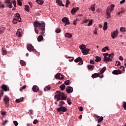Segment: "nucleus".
Here are the masks:
<instances>
[{"label":"nucleus","instance_id":"1","mask_svg":"<svg viewBox=\"0 0 126 126\" xmlns=\"http://www.w3.org/2000/svg\"><path fill=\"white\" fill-rule=\"evenodd\" d=\"M33 25L34 27V31L36 34H39V31L38 30V29L39 30H41L42 32H44L45 31V27H46V24H45V22H41L40 23L39 22H34Z\"/></svg>","mask_w":126,"mask_h":126},{"label":"nucleus","instance_id":"2","mask_svg":"<svg viewBox=\"0 0 126 126\" xmlns=\"http://www.w3.org/2000/svg\"><path fill=\"white\" fill-rule=\"evenodd\" d=\"M57 94L55 95V98L57 99V101H59L60 100H63L66 99L67 96L65 95L63 93H62L61 91H58L55 93Z\"/></svg>","mask_w":126,"mask_h":126},{"label":"nucleus","instance_id":"3","mask_svg":"<svg viewBox=\"0 0 126 126\" xmlns=\"http://www.w3.org/2000/svg\"><path fill=\"white\" fill-rule=\"evenodd\" d=\"M103 56L104 57L103 59L104 62H106V63H108L109 62H112L113 59H111L110 58H108L107 56H109V53H104Z\"/></svg>","mask_w":126,"mask_h":126},{"label":"nucleus","instance_id":"4","mask_svg":"<svg viewBox=\"0 0 126 126\" xmlns=\"http://www.w3.org/2000/svg\"><path fill=\"white\" fill-rule=\"evenodd\" d=\"M27 50L29 52H33L36 53V50L34 49V47L32 46V44H28L27 46Z\"/></svg>","mask_w":126,"mask_h":126},{"label":"nucleus","instance_id":"5","mask_svg":"<svg viewBox=\"0 0 126 126\" xmlns=\"http://www.w3.org/2000/svg\"><path fill=\"white\" fill-rule=\"evenodd\" d=\"M57 111L59 113H60V112H63V113H65V112H66L67 111V109L63 106H60L57 109Z\"/></svg>","mask_w":126,"mask_h":126},{"label":"nucleus","instance_id":"6","mask_svg":"<svg viewBox=\"0 0 126 126\" xmlns=\"http://www.w3.org/2000/svg\"><path fill=\"white\" fill-rule=\"evenodd\" d=\"M119 34V32H118V30L113 31L111 32V37L112 39H115L116 37H118V35Z\"/></svg>","mask_w":126,"mask_h":126},{"label":"nucleus","instance_id":"7","mask_svg":"<svg viewBox=\"0 0 126 126\" xmlns=\"http://www.w3.org/2000/svg\"><path fill=\"white\" fill-rule=\"evenodd\" d=\"M75 63H78L79 65H81V64H83V61H82V58L81 57H78L74 60Z\"/></svg>","mask_w":126,"mask_h":126},{"label":"nucleus","instance_id":"8","mask_svg":"<svg viewBox=\"0 0 126 126\" xmlns=\"http://www.w3.org/2000/svg\"><path fill=\"white\" fill-rule=\"evenodd\" d=\"M62 22H64L65 23L64 26L65 25H69L70 24L69 20H68V18L64 17L63 19H62Z\"/></svg>","mask_w":126,"mask_h":126},{"label":"nucleus","instance_id":"9","mask_svg":"<svg viewBox=\"0 0 126 126\" xmlns=\"http://www.w3.org/2000/svg\"><path fill=\"white\" fill-rule=\"evenodd\" d=\"M115 7V5L111 4L110 6H108L106 11H108V12H112V11L114 10V8Z\"/></svg>","mask_w":126,"mask_h":126},{"label":"nucleus","instance_id":"10","mask_svg":"<svg viewBox=\"0 0 126 126\" xmlns=\"http://www.w3.org/2000/svg\"><path fill=\"white\" fill-rule=\"evenodd\" d=\"M92 77L93 78H95L96 77H100V78H103L104 77V75H101V76H100L99 75V74H98L97 73H95L92 75Z\"/></svg>","mask_w":126,"mask_h":126},{"label":"nucleus","instance_id":"11","mask_svg":"<svg viewBox=\"0 0 126 126\" xmlns=\"http://www.w3.org/2000/svg\"><path fill=\"white\" fill-rule=\"evenodd\" d=\"M112 73L115 75H118V74H122V71L121 70H114L112 71Z\"/></svg>","mask_w":126,"mask_h":126},{"label":"nucleus","instance_id":"12","mask_svg":"<svg viewBox=\"0 0 126 126\" xmlns=\"http://www.w3.org/2000/svg\"><path fill=\"white\" fill-rule=\"evenodd\" d=\"M3 101L6 105H7L9 103V97L7 95H5L3 98Z\"/></svg>","mask_w":126,"mask_h":126},{"label":"nucleus","instance_id":"13","mask_svg":"<svg viewBox=\"0 0 126 126\" xmlns=\"http://www.w3.org/2000/svg\"><path fill=\"white\" fill-rule=\"evenodd\" d=\"M73 91V89L71 87H68L66 89V92L68 93H72Z\"/></svg>","mask_w":126,"mask_h":126},{"label":"nucleus","instance_id":"14","mask_svg":"<svg viewBox=\"0 0 126 126\" xmlns=\"http://www.w3.org/2000/svg\"><path fill=\"white\" fill-rule=\"evenodd\" d=\"M1 88L3 89V90H4V91L5 92L9 90V88H8V86L5 85H2Z\"/></svg>","mask_w":126,"mask_h":126},{"label":"nucleus","instance_id":"15","mask_svg":"<svg viewBox=\"0 0 126 126\" xmlns=\"http://www.w3.org/2000/svg\"><path fill=\"white\" fill-rule=\"evenodd\" d=\"M89 49H85L82 50V53L83 54V55H88V54L89 53Z\"/></svg>","mask_w":126,"mask_h":126},{"label":"nucleus","instance_id":"16","mask_svg":"<svg viewBox=\"0 0 126 126\" xmlns=\"http://www.w3.org/2000/svg\"><path fill=\"white\" fill-rule=\"evenodd\" d=\"M78 9H79V8L78 7H73L71 11L72 14H74V13H75V12H76Z\"/></svg>","mask_w":126,"mask_h":126},{"label":"nucleus","instance_id":"17","mask_svg":"<svg viewBox=\"0 0 126 126\" xmlns=\"http://www.w3.org/2000/svg\"><path fill=\"white\" fill-rule=\"evenodd\" d=\"M32 91H33V92H37V91H39V87H38V86H33L32 87Z\"/></svg>","mask_w":126,"mask_h":126},{"label":"nucleus","instance_id":"18","mask_svg":"<svg viewBox=\"0 0 126 126\" xmlns=\"http://www.w3.org/2000/svg\"><path fill=\"white\" fill-rule=\"evenodd\" d=\"M114 56H115V54L113 53H112L110 54H108V57H107V59H110L111 60H113Z\"/></svg>","mask_w":126,"mask_h":126},{"label":"nucleus","instance_id":"19","mask_svg":"<svg viewBox=\"0 0 126 126\" xmlns=\"http://www.w3.org/2000/svg\"><path fill=\"white\" fill-rule=\"evenodd\" d=\"M108 23H107L106 22H105L104 24V26L103 28V30L105 31L107 30V29H108Z\"/></svg>","mask_w":126,"mask_h":126},{"label":"nucleus","instance_id":"20","mask_svg":"<svg viewBox=\"0 0 126 126\" xmlns=\"http://www.w3.org/2000/svg\"><path fill=\"white\" fill-rule=\"evenodd\" d=\"M64 36L65 37H67V38H71L72 37V35L68 32L66 33Z\"/></svg>","mask_w":126,"mask_h":126},{"label":"nucleus","instance_id":"21","mask_svg":"<svg viewBox=\"0 0 126 126\" xmlns=\"http://www.w3.org/2000/svg\"><path fill=\"white\" fill-rule=\"evenodd\" d=\"M36 2L38 3V4H40V5H42L43 3H44V0H36Z\"/></svg>","mask_w":126,"mask_h":126},{"label":"nucleus","instance_id":"22","mask_svg":"<svg viewBox=\"0 0 126 126\" xmlns=\"http://www.w3.org/2000/svg\"><path fill=\"white\" fill-rule=\"evenodd\" d=\"M4 30H5V28L4 27L0 28V34H3V33H4Z\"/></svg>","mask_w":126,"mask_h":126},{"label":"nucleus","instance_id":"23","mask_svg":"<svg viewBox=\"0 0 126 126\" xmlns=\"http://www.w3.org/2000/svg\"><path fill=\"white\" fill-rule=\"evenodd\" d=\"M79 48L82 50V51H83V50H85L86 48V45L82 44L79 46Z\"/></svg>","mask_w":126,"mask_h":126},{"label":"nucleus","instance_id":"24","mask_svg":"<svg viewBox=\"0 0 126 126\" xmlns=\"http://www.w3.org/2000/svg\"><path fill=\"white\" fill-rule=\"evenodd\" d=\"M22 35V32H21V31L20 30H18L17 32V36H18V37H21Z\"/></svg>","mask_w":126,"mask_h":126},{"label":"nucleus","instance_id":"25","mask_svg":"<svg viewBox=\"0 0 126 126\" xmlns=\"http://www.w3.org/2000/svg\"><path fill=\"white\" fill-rule=\"evenodd\" d=\"M43 39H44V37L41 35L38 36V37H37V40L38 42H41V41H42Z\"/></svg>","mask_w":126,"mask_h":126},{"label":"nucleus","instance_id":"26","mask_svg":"<svg viewBox=\"0 0 126 126\" xmlns=\"http://www.w3.org/2000/svg\"><path fill=\"white\" fill-rule=\"evenodd\" d=\"M95 58L96 59L95 60V62H96V63L100 62V61H101V57H98V56H96Z\"/></svg>","mask_w":126,"mask_h":126},{"label":"nucleus","instance_id":"27","mask_svg":"<svg viewBox=\"0 0 126 126\" xmlns=\"http://www.w3.org/2000/svg\"><path fill=\"white\" fill-rule=\"evenodd\" d=\"M56 3H58V5L62 6V3L63 2V1L61 0H56Z\"/></svg>","mask_w":126,"mask_h":126},{"label":"nucleus","instance_id":"28","mask_svg":"<svg viewBox=\"0 0 126 126\" xmlns=\"http://www.w3.org/2000/svg\"><path fill=\"white\" fill-rule=\"evenodd\" d=\"M23 99H24V98H23V97L16 99V103H20V102H22V101H23Z\"/></svg>","mask_w":126,"mask_h":126},{"label":"nucleus","instance_id":"29","mask_svg":"<svg viewBox=\"0 0 126 126\" xmlns=\"http://www.w3.org/2000/svg\"><path fill=\"white\" fill-rule=\"evenodd\" d=\"M88 69L93 70L94 69V65H91V64L88 65Z\"/></svg>","mask_w":126,"mask_h":126},{"label":"nucleus","instance_id":"30","mask_svg":"<svg viewBox=\"0 0 126 126\" xmlns=\"http://www.w3.org/2000/svg\"><path fill=\"white\" fill-rule=\"evenodd\" d=\"M106 14L107 15V18H111V13L109 11H106Z\"/></svg>","mask_w":126,"mask_h":126},{"label":"nucleus","instance_id":"31","mask_svg":"<svg viewBox=\"0 0 126 126\" xmlns=\"http://www.w3.org/2000/svg\"><path fill=\"white\" fill-rule=\"evenodd\" d=\"M106 69H107L106 67H103V68L100 70V73L101 74H102V73H104V72L106 71Z\"/></svg>","mask_w":126,"mask_h":126},{"label":"nucleus","instance_id":"32","mask_svg":"<svg viewBox=\"0 0 126 126\" xmlns=\"http://www.w3.org/2000/svg\"><path fill=\"white\" fill-rule=\"evenodd\" d=\"M2 56H5L6 54H7V52H6V50H4V49L2 48Z\"/></svg>","mask_w":126,"mask_h":126},{"label":"nucleus","instance_id":"33","mask_svg":"<svg viewBox=\"0 0 126 126\" xmlns=\"http://www.w3.org/2000/svg\"><path fill=\"white\" fill-rule=\"evenodd\" d=\"M60 88L61 89V90H64V89H65V85L63 84L61 86H60Z\"/></svg>","mask_w":126,"mask_h":126},{"label":"nucleus","instance_id":"34","mask_svg":"<svg viewBox=\"0 0 126 126\" xmlns=\"http://www.w3.org/2000/svg\"><path fill=\"white\" fill-rule=\"evenodd\" d=\"M51 89V87L47 86L44 89V91H47V90H50Z\"/></svg>","mask_w":126,"mask_h":126},{"label":"nucleus","instance_id":"35","mask_svg":"<svg viewBox=\"0 0 126 126\" xmlns=\"http://www.w3.org/2000/svg\"><path fill=\"white\" fill-rule=\"evenodd\" d=\"M61 73L56 74V75H55V78H56V79H60V76H61Z\"/></svg>","mask_w":126,"mask_h":126},{"label":"nucleus","instance_id":"36","mask_svg":"<svg viewBox=\"0 0 126 126\" xmlns=\"http://www.w3.org/2000/svg\"><path fill=\"white\" fill-rule=\"evenodd\" d=\"M25 9L26 10V11H29V6L28 5H26L25 6Z\"/></svg>","mask_w":126,"mask_h":126},{"label":"nucleus","instance_id":"37","mask_svg":"<svg viewBox=\"0 0 126 126\" xmlns=\"http://www.w3.org/2000/svg\"><path fill=\"white\" fill-rule=\"evenodd\" d=\"M7 6H8V7H9V8H11V7H12V2H11L10 3L7 4Z\"/></svg>","mask_w":126,"mask_h":126},{"label":"nucleus","instance_id":"38","mask_svg":"<svg viewBox=\"0 0 126 126\" xmlns=\"http://www.w3.org/2000/svg\"><path fill=\"white\" fill-rule=\"evenodd\" d=\"M64 104H65V103H64V101H60V103H59V106H63V105H64Z\"/></svg>","mask_w":126,"mask_h":126},{"label":"nucleus","instance_id":"39","mask_svg":"<svg viewBox=\"0 0 126 126\" xmlns=\"http://www.w3.org/2000/svg\"><path fill=\"white\" fill-rule=\"evenodd\" d=\"M104 120V118L103 117H100L98 119V123H100V122H102Z\"/></svg>","mask_w":126,"mask_h":126},{"label":"nucleus","instance_id":"40","mask_svg":"<svg viewBox=\"0 0 126 126\" xmlns=\"http://www.w3.org/2000/svg\"><path fill=\"white\" fill-rule=\"evenodd\" d=\"M22 0H17L18 4L21 6L22 5V2H21Z\"/></svg>","mask_w":126,"mask_h":126},{"label":"nucleus","instance_id":"41","mask_svg":"<svg viewBox=\"0 0 126 126\" xmlns=\"http://www.w3.org/2000/svg\"><path fill=\"white\" fill-rule=\"evenodd\" d=\"M18 20H17V18H14L13 20V23H14V24H17V21H18Z\"/></svg>","mask_w":126,"mask_h":126},{"label":"nucleus","instance_id":"42","mask_svg":"<svg viewBox=\"0 0 126 126\" xmlns=\"http://www.w3.org/2000/svg\"><path fill=\"white\" fill-rule=\"evenodd\" d=\"M70 82V81L69 80H67L66 81H65L64 83V84H65V85H69V83Z\"/></svg>","mask_w":126,"mask_h":126},{"label":"nucleus","instance_id":"43","mask_svg":"<svg viewBox=\"0 0 126 126\" xmlns=\"http://www.w3.org/2000/svg\"><path fill=\"white\" fill-rule=\"evenodd\" d=\"M120 31L121 32H126V28H124V27H121L120 28Z\"/></svg>","mask_w":126,"mask_h":126},{"label":"nucleus","instance_id":"44","mask_svg":"<svg viewBox=\"0 0 126 126\" xmlns=\"http://www.w3.org/2000/svg\"><path fill=\"white\" fill-rule=\"evenodd\" d=\"M20 64H21V65H25V62H24L23 60H21L20 61Z\"/></svg>","mask_w":126,"mask_h":126},{"label":"nucleus","instance_id":"45","mask_svg":"<svg viewBox=\"0 0 126 126\" xmlns=\"http://www.w3.org/2000/svg\"><path fill=\"white\" fill-rule=\"evenodd\" d=\"M69 3H70V2H69V0H66L65 7H67V6H68V4H69Z\"/></svg>","mask_w":126,"mask_h":126},{"label":"nucleus","instance_id":"46","mask_svg":"<svg viewBox=\"0 0 126 126\" xmlns=\"http://www.w3.org/2000/svg\"><path fill=\"white\" fill-rule=\"evenodd\" d=\"M15 17H17V18H20V14L19 13H16L15 15Z\"/></svg>","mask_w":126,"mask_h":126},{"label":"nucleus","instance_id":"47","mask_svg":"<svg viewBox=\"0 0 126 126\" xmlns=\"http://www.w3.org/2000/svg\"><path fill=\"white\" fill-rule=\"evenodd\" d=\"M115 65H116L117 66H119V65H121V63L119 61H116Z\"/></svg>","mask_w":126,"mask_h":126},{"label":"nucleus","instance_id":"48","mask_svg":"<svg viewBox=\"0 0 126 126\" xmlns=\"http://www.w3.org/2000/svg\"><path fill=\"white\" fill-rule=\"evenodd\" d=\"M95 4H94V6H92L91 7V9L92 10V11H95Z\"/></svg>","mask_w":126,"mask_h":126},{"label":"nucleus","instance_id":"49","mask_svg":"<svg viewBox=\"0 0 126 126\" xmlns=\"http://www.w3.org/2000/svg\"><path fill=\"white\" fill-rule=\"evenodd\" d=\"M26 89V86L24 85L23 86V87H22L20 89V90L21 91H22V90H23V89Z\"/></svg>","mask_w":126,"mask_h":126},{"label":"nucleus","instance_id":"50","mask_svg":"<svg viewBox=\"0 0 126 126\" xmlns=\"http://www.w3.org/2000/svg\"><path fill=\"white\" fill-rule=\"evenodd\" d=\"M123 107L124 109L126 110V102H124V103L123 104Z\"/></svg>","mask_w":126,"mask_h":126},{"label":"nucleus","instance_id":"51","mask_svg":"<svg viewBox=\"0 0 126 126\" xmlns=\"http://www.w3.org/2000/svg\"><path fill=\"white\" fill-rule=\"evenodd\" d=\"M92 23H93V21L91 20L89 21V22L88 24V26H91V25H92Z\"/></svg>","mask_w":126,"mask_h":126},{"label":"nucleus","instance_id":"52","mask_svg":"<svg viewBox=\"0 0 126 126\" xmlns=\"http://www.w3.org/2000/svg\"><path fill=\"white\" fill-rule=\"evenodd\" d=\"M13 124L15 126H18V123H17V121H13Z\"/></svg>","mask_w":126,"mask_h":126},{"label":"nucleus","instance_id":"53","mask_svg":"<svg viewBox=\"0 0 126 126\" xmlns=\"http://www.w3.org/2000/svg\"><path fill=\"white\" fill-rule=\"evenodd\" d=\"M67 102L68 103V105H71V101L70 99H67Z\"/></svg>","mask_w":126,"mask_h":126},{"label":"nucleus","instance_id":"54","mask_svg":"<svg viewBox=\"0 0 126 126\" xmlns=\"http://www.w3.org/2000/svg\"><path fill=\"white\" fill-rule=\"evenodd\" d=\"M56 33H61V30L60 29H57L55 31Z\"/></svg>","mask_w":126,"mask_h":126},{"label":"nucleus","instance_id":"55","mask_svg":"<svg viewBox=\"0 0 126 126\" xmlns=\"http://www.w3.org/2000/svg\"><path fill=\"white\" fill-rule=\"evenodd\" d=\"M5 2L8 4V3H10L11 2H10V0H5Z\"/></svg>","mask_w":126,"mask_h":126},{"label":"nucleus","instance_id":"56","mask_svg":"<svg viewBox=\"0 0 126 126\" xmlns=\"http://www.w3.org/2000/svg\"><path fill=\"white\" fill-rule=\"evenodd\" d=\"M37 123H38V120L37 119L34 120L33 122V125H36Z\"/></svg>","mask_w":126,"mask_h":126},{"label":"nucleus","instance_id":"57","mask_svg":"<svg viewBox=\"0 0 126 126\" xmlns=\"http://www.w3.org/2000/svg\"><path fill=\"white\" fill-rule=\"evenodd\" d=\"M7 120H5L2 123V125L3 126H5V124H6V123H7Z\"/></svg>","mask_w":126,"mask_h":126},{"label":"nucleus","instance_id":"58","mask_svg":"<svg viewBox=\"0 0 126 126\" xmlns=\"http://www.w3.org/2000/svg\"><path fill=\"white\" fill-rule=\"evenodd\" d=\"M59 79H63V75H60V76L59 77Z\"/></svg>","mask_w":126,"mask_h":126},{"label":"nucleus","instance_id":"59","mask_svg":"<svg viewBox=\"0 0 126 126\" xmlns=\"http://www.w3.org/2000/svg\"><path fill=\"white\" fill-rule=\"evenodd\" d=\"M29 114H30L31 115H33V110H30Z\"/></svg>","mask_w":126,"mask_h":126},{"label":"nucleus","instance_id":"60","mask_svg":"<svg viewBox=\"0 0 126 126\" xmlns=\"http://www.w3.org/2000/svg\"><path fill=\"white\" fill-rule=\"evenodd\" d=\"M90 63H91L92 64H94V63H95L94 62V61L91 60L90 62Z\"/></svg>","mask_w":126,"mask_h":126},{"label":"nucleus","instance_id":"61","mask_svg":"<svg viewBox=\"0 0 126 126\" xmlns=\"http://www.w3.org/2000/svg\"><path fill=\"white\" fill-rule=\"evenodd\" d=\"M13 4H14V6L15 7H16V1H13Z\"/></svg>","mask_w":126,"mask_h":126},{"label":"nucleus","instance_id":"62","mask_svg":"<svg viewBox=\"0 0 126 126\" xmlns=\"http://www.w3.org/2000/svg\"><path fill=\"white\" fill-rule=\"evenodd\" d=\"M0 95H1V96L3 95V91H0Z\"/></svg>","mask_w":126,"mask_h":126},{"label":"nucleus","instance_id":"63","mask_svg":"<svg viewBox=\"0 0 126 126\" xmlns=\"http://www.w3.org/2000/svg\"><path fill=\"white\" fill-rule=\"evenodd\" d=\"M1 115H2L3 116H4V115H5V112L1 111Z\"/></svg>","mask_w":126,"mask_h":126},{"label":"nucleus","instance_id":"64","mask_svg":"<svg viewBox=\"0 0 126 126\" xmlns=\"http://www.w3.org/2000/svg\"><path fill=\"white\" fill-rule=\"evenodd\" d=\"M94 33L95 35H97V30L95 28V30L94 31Z\"/></svg>","mask_w":126,"mask_h":126}]
</instances>
